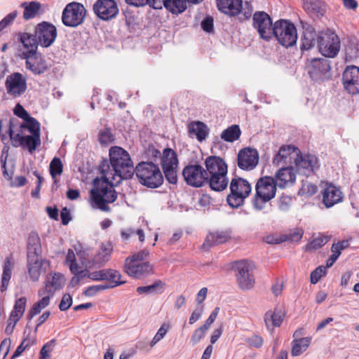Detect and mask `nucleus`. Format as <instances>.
<instances>
[{"instance_id":"obj_1","label":"nucleus","mask_w":359,"mask_h":359,"mask_svg":"<svg viewBox=\"0 0 359 359\" xmlns=\"http://www.w3.org/2000/svg\"><path fill=\"white\" fill-rule=\"evenodd\" d=\"M99 170L101 175L112 184H119L123 179L130 178L134 174L133 163L127 151L120 147L109 149V162L102 161Z\"/></svg>"},{"instance_id":"obj_2","label":"nucleus","mask_w":359,"mask_h":359,"mask_svg":"<svg viewBox=\"0 0 359 359\" xmlns=\"http://www.w3.org/2000/svg\"><path fill=\"white\" fill-rule=\"evenodd\" d=\"M8 125V132L13 147L22 146L32 154L41 144L40 125L36 120H33L32 125L31 124L30 126H26L23 133L20 129L15 130V126L11 121H9Z\"/></svg>"},{"instance_id":"obj_3","label":"nucleus","mask_w":359,"mask_h":359,"mask_svg":"<svg viewBox=\"0 0 359 359\" xmlns=\"http://www.w3.org/2000/svg\"><path fill=\"white\" fill-rule=\"evenodd\" d=\"M118 184H112L101 175V178L94 180V187L90 191L91 206L102 211L109 212V203L114 202L117 198L114 187Z\"/></svg>"},{"instance_id":"obj_4","label":"nucleus","mask_w":359,"mask_h":359,"mask_svg":"<svg viewBox=\"0 0 359 359\" xmlns=\"http://www.w3.org/2000/svg\"><path fill=\"white\" fill-rule=\"evenodd\" d=\"M205 170L208 174L207 184L211 189L222 191L226 189L228 167L225 161L219 156H210L205 161Z\"/></svg>"},{"instance_id":"obj_5","label":"nucleus","mask_w":359,"mask_h":359,"mask_svg":"<svg viewBox=\"0 0 359 359\" xmlns=\"http://www.w3.org/2000/svg\"><path fill=\"white\" fill-rule=\"evenodd\" d=\"M277 187L276 182L272 177L259 178L255 186V194L252 202L253 208L257 210L265 208L266 204L275 197Z\"/></svg>"},{"instance_id":"obj_6","label":"nucleus","mask_w":359,"mask_h":359,"mask_svg":"<svg viewBox=\"0 0 359 359\" xmlns=\"http://www.w3.org/2000/svg\"><path fill=\"white\" fill-rule=\"evenodd\" d=\"M134 172L139 182L148 188H158L163 182V176L159 167L152 162L139 163L134 169Z\"/></svg>"},{"instance_id":"obj_7","label":"nucleus","mask_w":359,"mask_h":359,"mask_svg":"<svg viewBox=\"0 0 359 359\" xmlns=\"http://www.w3.org/2000/svg\"><path fill=\"white\" fill-rule=\"evenodd\" d=\"M203 0H125L128 5L134 7L149 6L154 9H161L164 6L172 14L184 12L188 4H198Z\"/></svg>"},{"instance_id":"obj_8","label":"nucleus","mask_w":359,"mask_h":359,"mask_svg":"<svg viewBox=\"0 0 359 359\" xmlns=\"http://www.w3.org/2000/svg\"><path fill=\"white\" fill-rule=\"evenodd\" d=\"M148 255L146 251H140L128 257L125 260V271L135 278H142L153 273V267L144 258Z\"/></svg>"},{"instance_id":"obj_9","label":"nucleus","mask_w":359,"mask_h":359,"mask_svg":"<svg viewBox=\"0 0 359 359\" xmlns=\"http://www.w3.org/2000/svg\"><path fill=\"white\" fill-rule=\"evenodd\" d=\"M273 36L286 48L294 46L297 41L296 27L287 20H279L273 24Z\"/></svg>"},{"instance_id":"obj_10","label":"nucleus","mask_w":359,"mask_h":359,"mask_svg":"<svg viewBox=\"0 0 359 359\" xmlns=\"http://www.w3.org/2000/svg\"><path fill=\"white\" fill-rule=\"evenodd\" d=\"M230 194L226 201L232 208H238L251 192L250 183L241 177L233 178L230 182Z\"/></svg>"},{"instance_id":"obj_11","label":"nucleus","mask_w":359,"mask_h":359,"mask_svg":"<svg viewBox=\"0 0 359 359\" xmlns=\"http://www.w3.org/2000/svg\"><path fill=\"white\" fill-rule=\"evenodd\" d=\"M87 11L82 4L73 1L66 5L62 13V22L68 27H76L82 25Z\"/></svg>"},{"instance_id":"obj_12","label":"nucleus","mask_w":359,"mask_h":359,"mask_svg":"<svg viewBox=\"0 0 359 359\" xmlns=\"http://www.w3.org/2000/svg\"><path fill=\"white\" fill-rule=\"evenodd\" d=\"M254 269V264L248 260H241L235 264L236 280L241 290H248L254 287L255 283Z\"/></svg>"},{"instance_id":"obj_13","label":"nucleus","mask_w":359,"mask_h":359,"mask_svg":"<svg viewBox=\"0 0 359 359\" xmlns=\"http://www.w3.org/2000/svg\"><path fill=\"white\" fill-rule=\"evenodd\" d=\"M161 164L165 179L170 184H175L177 182L178 158L176 152L170 148L163 150Z\"/></svg>"},{"instance_id":"obj_14","label":"nucleus","mask_w":359,"mask_h":359,"mask_svg":"<svg viewBox=\"0 0 359 359\" xmlns=\"http://www.w3.org/2000/svg\"><path fill=\"white\" fill-rule=\"evenodd\" d=\"M182 175L187 184L201 187L207 184L208 174L205 168L198 164H189L182 170Z\"/></svg>"},{"instance_id":"obj_15","label":"nucleus","mask_w":359,"mask_h":359,"mask_svg":"<svg viewBox=\"0 0 359 359\" xmlns=\"http://www.w3.org/2000/svg\"><path fill=\"white\" fill-rule=\"evenodd\" d=\"M21 59L25 60V67L34 75H41L48 69V65L43 55L36 52H21Z\"/></svg>"},{"instance_id":"obj_16","label":"nucleus","mask_w":359,"mask_h":359,"mask_svg":"<svg viewBox=\"0 0 359 359\" xmlns=\"http://www.w3.org/2000/svg\"><path fill=\"white\" fill-rule=\"evenodd\" d=\"M252 25L262 39L269 41L272 38L273 25L271 17L266 12H255L252 17Z\"/></svg>"},{"instance_id":"obj_17","label":"nucleus","mask_w":359,"mask_h":359,"mask_svg":"<svg viewBox=\"0 0 359 359\" xmlns=\"http://www.w3.org/2000/svg\"><path fill=\"white\" fill-rule=\"evenodd\" d=\"M93 9L96 16L104 21L111 20L119 13V8L115 0H96Z\"/></svg>"},{"instance_id":"obj_18","label":"nucleus","mask_w":359,"mask_h":359,"mask_svg":"<svg viewBox=\"0 0 359 359\" xmlns=\"http://www.w3.org/2000/svg\"><path fill=\"white\" fill-rule=\"evenodd\" d=\"M318 49L320 53L327 57H334L340 49L339 36L330 32L319 37Z\"/></svg>"},{"instance_id":"obj_19","label":"nucleus","mask_w":359,"mask_h":359,"mask_svg":"<svg viewBox=\"0 0 359 359\" xmlns=\"http://www.w3.org/2000/svg\"><path fill=\"white\" fill-rule=\"evenodd\" d=\"M306 68L313 81L323 80L330 76V61L325 58H312L307 63Z\"/></svg>"},{"instance_id":"obj_20","label":"nucleus","mask_w":359,"mask_h":359,"mask_svg":"<svg viewBox=\"0 0 359 359\" xmlns=\"http://www.w3.org/2000/svg\"><path fill=\"white\" fill-rule=\"evenodd\" d=\"M294 164L297 170L302 174L310 175L318 170L320 163L318 158L310 154H297Z\"/></svg>"},{"instance_id":"obj_21","label":"nucleus","mask_w":359,"mask_h":359,"mask_svg":"<svg viewBox=\"0 0 359 359\" xmlns=\"http://www.w3.org/2000/svg\"><path fill=\"white\" fill-rule=\"evenodd\" d=\"M40 46L43 48L50 46L57 36L56 27L48 22L38 24L34 31Z\"/></svg>"},{"instance_id":"obj_22","label":"nucleus","mask_w":359,"mask_h":359,"mask_svg":"<svg viewBox=\"0 0 359 359\" xmlns=\"http://www.w3.org/2000/svg\"><path fill=\"white\" fill-rule=\"evenodd\" d=\"M5 87L9 95L13 97H20L27 90L26 79L20 73H13L6 77Z\"/></svg>"},{"instance_id":"obj_23","label":"nucleus","mask_w":359,"mask_h":359,"mask_svg":"<svg viewBox=\"0 0 359 359\" xmlns=\"http://www.w3.org/2000/svg\"><path fill=\"white\" fill-rule=\"evenodd\" d=\"M44 284V287L39 290L38 295L46 294L53 298L55 293L65 286V278L60 273L52 272L47 275Z\"/></svg>"},{"instance_id":"obj_24","label":"nucleus","mask_w":359,"mask_h":359,"mask_svg":"<svg viewBox=\"0 0 359 359\" xmlns=\"http://www.w3.org/2000/svg\"><path fill=\"white\" fill-rule=\"evenodd\" d=\"M343 84L351 94L359 93V67L355 65L347 66L343 73Z\"/></svg>"},{"instance_id":"obj_25","label":"nucleus","mask_w":359,"mask_h":359,"mask_svg":"<svg viewBox=\"0 0 359 359\" xmlns=\"http://www.w3.org/2000/svg\"><path fill=\"white\" fill-rule=\"evenodd\" d=\"M299 149L294 145H283L274 156L272 163L273 165L280 166L294 163Z\"/></svg>"},{"instance_id":"obj_26","label":"nucleus","mask_w":359,"mask_h":359,"mask_svg":"<svg viewBox=\"0 0 359 359\" xmlns=\"http://www.w3.org/2000/svg\"><path fill=\"white\" fill-rule=\"evenodd\" d=\"M259 154L256 149L245 148L238 154V166L245 170L254 169L258 163Z\"/></svg>"},{"instance_id":"obj_27","label":"nucleus","mask_w":359,"mask_h":359,"mask_svg":"<svg viewBox=\"0 0 359 359\" xmlns=\"http://www.w3.org/2000/svg\"><path fill=\"white\" fill-rule=\"evenodd\" d=\"M297 174L293 167L280 168L275 174L274 180L279 188L284 189L292 186L296 181Z\"/></svg>"},{"instance_id":"obj_28","label":"nucleus","mask_w":359,"mask_h":359,"mask_svg":"<svg viewBox=\"0 0 359 359\" xmlns=\"http://www.w3.org/2000/svg\"><path fill=\"white\" fill-rule=\"evenodd\" d=\"M218 9L230 16L240 14L243 10L242 0H216Z\"/></svg>"},{"instance_id":"obj_29","label":"nucleus","mask_w":359,"mask_h":359,"mask_svg":"<svg viewBox=\"0 0 359 359\" xmlns=\"http://www.w3.org/2000/svg\"><path fill=\"white\" fill-rule=\"evenodd\" d=\"M341 191L335 186L328 184L323 193V200L327 208H330L342 200Z\"/></svg>"},{"instance_id":"obj_30","label":"nucleus","mask_w":359,"mask_h":359,"mask_svg":"<svg viewBox=\"0 0 359 359\" xmlns=\"http://www.w3.org/2000/svg\"><path fill=\"white\" fill-rule=\"evenodd\" d=\"M231 238L230 229L218 231L209 233L203 245L204 248H208L212 245H219L228 241Z\"/></svg>"},{"instance_id":"obj_31","label":"nucleus","mask_w":359,"mask_h":359,"mask_svg":"<svg viewBox=\"0 0 359 359\" xmlns=\"http://www.w3.org/2000/svg\"><path fill=\"white\" fill-rule=\"evenodd\" d=\"M41 257H27V269L29 278L33 282L39 280L42 269Z\"/></svg>"},{"instance_id":"obj_32","label":"nucleus","mask_w":359,"mask_h":359,"mask_svg":"<svg viewBox=\"0 0 359 359\" xmlns=\"http://www.w3.org/2000/svg\"><path fill=\"white\" fill-rule=\"evenodd\" d=\"M188 130L189 135L195 136L199 142L205 140L209 132L207 126L201 121L191 122L188 126Z\"/></svg>"},{"instance_id":"obj_33","label":"nucleus","mask_w":359,"mask_h":359,"mask_svg":"<svg viewBox=\"0 0 359 359\" xmlns=\"http://www.w3.org/2000/svg\"><path fill=\"white\" fill-rule=\"evenodd\" d=\"M41 245L39 236L35 233H31L28 238L27 257H41Z\"/></svg>"},{"instance_id":"obj_34","label":"nucleus","mask_w":359,"mask_h":359,"mask_svg":"<svg viewBox=\"0 0 359 359\" xmlns=\"http://www.w3.org/2000/svg\"><path fill=\"white\" fill-rule=\"evenodd\" d=\"M19 40L25 48L22 52H36L38 46L40 45L35 33L34 34L27 32L21 33Z\"/></svg>"},{"instance_id":"obj_35","label":"nucleus","mask_w":359,"mask_h":359,"mask_svg":"<svg viewBox=\"0 0 359 359\" xmlns=\"http://www.w3.org/2000/svg\"><path fill=\"white\" fill-rule=\"evenodd\" d=\"M13 257L11 255L7 257L3 264V272L1 275V291H6L9 285L12 276Z\"/></svg>"},{"instance_id":"obj_36","label":"nucleus","mask_w":359,"mask_h":359,"mask_svg":"<svg viewBox=\"0 0 359 359\" xmlns=\"http://www.w3.org/2000/svg\"><path fill=\"white\" fill-rule=\"evenodd\" d=\"M283 318V313L279 309L268 311L264 315V322L268 328L279 327Z\"/></svg>"},{"instance_id":"obj_37","label":"nucleus","mask_w":359,"mask_h":359,"mask_svg":"<svg viewBox=\"0 0 359 359\" xmlns=\"http://www.w3.org/2000/svg\"><path fill=\"white\" fill-rule=\"evenodd\" d=\"M304 8L309 15L316 17L325 13V5L321 0H304Z\"/></svg>"},{"instance_id":"obj_38","label":"nucleus","mask_w":359,"mask_h":359,"mask_svg":"<svg viewBox=\"0 0 359 359\" xmlns=\"http://www.w3.org/2000/svg\"><path fill=\"white\" fill-rule=\"evenodd\" d=\"M311 343V337L295 339L292 342L291 355L299 356L307 350Z\"/></svg>"},{"instance_id":"obj_39","label":"nucleus","mask_w":359,"mask_h":359,"mask_svg":"<svg viewBox=\"0 0 359 359\" xmlns=\"http://www.w3.org/2000/svg\"><path fill=\"white\" fill-rule=\"evenodd\" d=\"M14 114L23 119L24 123H21L20 126L15 125L13 123V125L15 126V129L18 128L20 129V130L23 133L24 130L26 129V126H30L31 123H32L33 120H36L34 118L31 117L29 114V113L23 108L22 105L20 104H18L14 109Z\"/></svg>"},{"instance_id":"obj_40","label":"nucleus","mask_w":359,"mask_h":359,"mask_svg":"<svg viewBox=\"0 0 359 359\" xmlns=\"http://www.w3.org/2000/svg\"><path fill=\"white\" fill-rule=\"evenodd\" d=\"M26 304L27 299L24 297H20L15 301L13 309L10 315V320L13 322L14 325L23 316L25 311Z\"/></svg>"},{"instance_id":"obj_41","label":"nucleus","mask_w":359,"mask_h":359,"mask_svg":"<svg viewBox=\"0 0 359 359\" xmlns=\"http://www.w3.org/2000/svg\"><path fill=\"white\" fill-rule=\"evenodd\" d=\"M318 41L319 37H318L315 32L306 29L304 32L301 39V49L302 50H309L312 48Z\"/></svg>"},{"instance_id":"obj_42","label":"nucleus","mask_w":359,"mask_h":359,"mask_svg":"<svg viewBox=\"0 0 359 359\" xmlns=\"http://www.w3.org/2000/svg\"><path fill=\"white\" fill-rule=\"evenodd\" d=\"M41 298L40 300L35 302L32 309L28 312L29 319L33 318L35 316L41 313V311L50 304V300L52 298L48 294L39 295Z\"/></svg>"},{"instance_id":"obj_43","label":"nucleus","mask_w":359,"mask_h":359,"mask_svg":"<svg viewBox=\"0 0 359 359\" xmlns=\"http://www.w3.org/2000/svg\"><path fill=\"white\" fill-rule=\"evenodd\" d=\"M112 250L113 247L110 243L102 244L99 252L95 256V262L99 264H105L109 260Z\"/></svg>"},{"instance_id":"obj_44","label":"nucleus","mask_w":359,"mask_h":359,"mask_svg":"<svg viewBox=\"0 0 359 359\" xmlns=\"http://www.w3.org/2000/svg\"><path fill=\"white\" fill-rule=\"evenodd\" d=\"M21 7L24 8L23 18L29 20L37 15L41 8V4L37 1L23 2Z\"/></svg>"},{"instance_id":"obj_45","label":"nucleus","mask_w":359,"mask_h":359,"mask_svg":"<svg viewBox=\"0 0 359 359\" xmlns=\"http://www.w3.org/2000/svg\"><path fill=\"white\" fill-rule=\"evenodd\" d=\"M241 134L238 125H232L224 130L221 133V138L225 142H233L238 140Z\"/></svg>"},{"instance_id":"obj_46","label":"nucleus","mask_w":359,"mask_h":359,"mask_svg":"<svg viewBox=\"0 0 359 359\" xmlns=\"http://www.w3.org/2000/svg\"><path fill=\"white\" fill-rule=\"evenodd\" d=\"M329 240V236L319 233L316 238L306 244V250L307 251H311L319 249L325 245Z\"/></svg>"},{"instance_id":"obj_47","label":"nucleus","mask_w":359,"mask_h":359,"mask_svg":"<svg viewBox=\"0 0 359 359\" xmlns=\"http://www.w3.org/2000/svg\"><path fill=\"white\" fill-rule=\"evenodd\" d=\"M163 290L164 284L162 281L158 280L150 285L138 287L137 288V292L140 294L144 293H161Z\"/></svg>"},{"instance_id":"obj_48","label":"nucleus","mask_w":359,"mask_h":359,"mask_svg":"<svg viewBox=\"0 0 359 359\" xmlns=\"http://www.w3.org/2000/svg\"><path fill=\"white\" fill-rule=\"evenodd\" d=\"M105 272L107 273L105 280L111 281V283L109 284L111 285L110 288L121 285L126 283V281L121 280V275L118 271L114 269H105Z\"/></svg>"},{"instance_id":"obj_49","label":"nucleus","mask_w":359,"mask_h":359,"mask_svg":"<svg viewBox=\"0 0 359 359\" xmlns=\"http://www.w3.org/2000/svg\"><path fill=\"white\" fill-rule=\"evenodd\" d=\"M170 329V325L169 323H163L151 339L150 346L154 347L158 342L162 340L165 337Z\"/></svg>"},{"instance_id":"obj_50","label":"nucleus","mask_w":359,"mask_h":359,"mask_svg":"<svg viewBox=\"0 0 359 359\" xmlns=\"http://www.w3.org/2000/svg\"><path fill=\"white\" fill-rule=\"evenodd\" d=\"M50 174L53 179H55L57 176L62 174L63 170V165L60 158H54L50 163Z\"/></svg>"},{"instance_id":"obj_51","label":"nucleus","mask_w":359,"mask_h":359,"mask_svg":"<svg viewBox=\"0 0 359 359\" xmlns=\"http://www.w3.org/2000/svg\"><path fill=\"white\" fill-rule=\"evenodd\" d=\"M99 142L102 145H107L114 141V137L109 128L101 130L98 135Z\"/></svg>"},{"instance_id":"obj_52","label":"nucleus","mask_w":359,"mask_h":359,"mask_svg":"<svg viewBox=\"0 0 359 359\" xmlns=\"http://www.w3.org/2000/svg\"><path fill=\"white\" fill-rule=\"evenodd\" d=\"M23 334L24 338L21 343H22L27 348H29L31 346L36 344V332H35V331L32 333L30 328H27Z\"/></svg>"},{"instance_id":"obj_53","label":"nucleus","mask_w":359,"mask_h":359,"mask_svg":"<svg viewBox=\"0 0 359 359\" xmlns=\"http://www.w3.org/2000/svg\"><path fill=\"white\" fill-rule=\"evenodd\" d=\"M65 264L68 266L71 272L76 271L79 264L76 262V255L72 249H69L65 258Z\"/></svg>"},{"instance_id":"obj_54","label":"nucleus","mask_w":359,"mask_h":359,"mask_svg":"<svg viewBox=\"0 0 359 359\" xmlns=\"http://www.w3.org/2000/svg\"><path fill=\"white\" fill-rule=\"evenodd\" d=\"M18 15V12L14 11L8 14L0 21V36L3 34L4 30L8 26L11 25Z\"/></svg>"},{"instance_id":"obj_55","label":"nucleus","mask_w":359,"mask_h":359,"mask_svg":"<svg viewBox=\"0 0 359 359\" xmlns=\"http://www.w3.org/2000/svg\"><path fill=\"white\" fill-rule=\"evenodd\" d=\"M110 286L107 283L89 286L86 289L84 294L86 296L92 297L100 291L110 288Z\"/></svg>"},{"instance_id":"obj_56","label":"nucleus","mask_w":359,"mask_h":359,"mask_svg":"<svg viewBox=\"0 0 359 359\" xmlns=\"http://www.w3.org/2000/svg\"><path fill=\"white\" fill-rule=\"evenodd\" d=\"M327 269L323 266L317 267L311 273V283L313 284L317 283L319 280L326 274Z\"/></svg>"},{"instance_id":"obj_57","label":"nucleus","mask_w":359,"mask_h":359,"mask_svg":"<svg viewBox=\"0 0 359 359\" xmlns=\"http://www.w3.org/2000/svg\"><path fill=\"white\" fill-rule=\"evenodd\" d=\"M208 330L203 326H201L198 329L195 330L193 332L190 342L193 346L197 344L205 335Z\"/></svg>"},{"instance_id":"obj_58","label":"nucleus","mask_w":359,"mask_h":359,"mask_svg":"<svg viewBox=\"0 0 359 359\" xmlns=\"http://www.w3.org/2000/svg\"><path fill=\"white\" fill-rule=\"evenodd\" d=\"M72 302L73 301L72 296L68 293L65 294L62 296L60 303L59 304L60 310L62 311H67L68 309L71 307V306L72 305Z\"/></svg>"},{"instance_id":"obj_59","label":"nucleus","mask_w":359,"mask_h":359,"mask_svg":"<svg viewBox=\"0 0 359 359\" xmlns=\"http://www.w3.org/2000/svg\"><path fill=\"white\" fill-rule=\"evenodd\" d=\"M79 266H78L76 267V271L71 272L74 276L72 279V282H74L76 283H79L81 280H82L84 278H88L89 275V271L87 269L83 270H79Z\"/></svg>"},{"instance_id":"obj_60","label":"nucleus","mask_w":359,"mask_h":359,"mask_svg":"<svg viewBox=\"0 0 359 359\" xmlns=\"http://www.w3.org/2000/svg\"><path fill=\"white\" fill-rule=\"evenodd\" d=\"M106 274L105 269L89 272L88 278L95 281L105 280Z\"/></svg>"},{"instance_id":"obj_61","label":"nucleus","mask_w":359,"mask_h":359,"mask_svg":"<svg viewBox=\"0 0 359 359\" xmlns=\"http://www.w3.org/2000/svg\"><path fill=\"white\" fill-rule=\"evenodd\" d=\"M292 202V198L287 195H282L279 198L278 207L283 211L287 210Z\"/></svg>"},{"instance_id":"obj_62","label":"nucleus","mask_w":359,"mask_h":359,"mask_svg":"<svg viewBox=\"0 0 359 359\" xmlns=\"http://www.w3.org/2000/svg\"><path fill=\"white\" fill-rule=\"evenodd\" d=\"M246 342L255 348H260L263 344V339L258 335H252L246 339Z\"/></svg>"},{"instance_id":"obj_63","label":"nucleus","mask_w":359,"mask_h":359,"mask_svg":"<svg viewBox=\"0 0 359 359\" xmlns=\"http://www.w3.org/2000/svg\"><path fill=\"white\" fill-rule=\"evenodd\" d=\"M219 307H216L212 311V312L210 313V315L208 317V318L206 320L205 323L202 325L205 329H206L208 330L210 328L211 325L214 323V321L217 318V315L219 313Z\"/></svg>"},{"instance_id":"obj_64","label":"nucleus","mask_w":359,"mask_h":359,"mask_svg":"<svg viewBox=\"0 0 359 359\" xmlns=\"http://www.w3.org/2000/svg\"><path fill=\"white\" fill-rule=\"evenodd\" d=\"M55 343V339L50 340L49 342H47L45 344L40 351V355L43 357H46L50 358L49 353L52 351V346L54 345Z\"/></svg>"}]
</instances>
